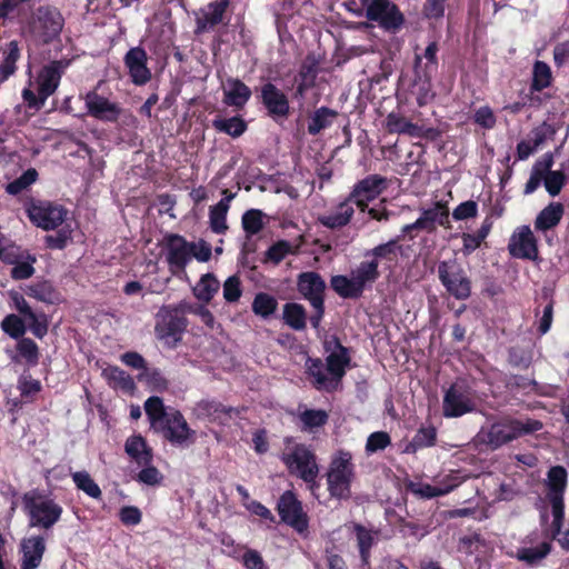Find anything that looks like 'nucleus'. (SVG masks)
Masks as SVG:
<instances>
[{
    "label": "nucleus",
    "instance_id": "obj_12",
    "mask_svg": "<svg viewBox=\"0 0 569 569\" xmlns=\"http://www.w3.org/2000/svg\"><path fill=\"white\" fill-rule=\"evenodd\" d=\"M366 17L386 30H397L403 23V16L390 0H372L367 7Z\"/></svg>",
    "mask_w": 569,
    "mask_h": 569
},
{
    "label": "nucleus",
    "instance_id": "obj_51",
    "mask_svg": "<svg viewBox=\"0 0 569 569\" xmlns=\"http://www.w3.org/2000/svg\"><path fill=\"white\" fill-rule=\"evenodd\" d=\"M550 503L553 517L551 522V539L558 541V538L562 535L561 528L565 517V505L559 497L550 498Z\"/></svg>",
    "mask_w": 569,
    "mask_h": 569
},
{
    "label": "nucleus",
    "instance_id": "obj_42",
    "mask_svg": "<svg viewBox=\"0 0 569 569\" xmlns=\"http://www.w3.org/2000/svg\"><path fill=\"white\" fill-rule=\"evenodd\" d=\"M198 409L200 412L206 413L213 420H219L221 423H224L227 418L231 417V413H238L237 409L226 407L214 401H201L198 403Z\"/></svg>",
    "mask_w": 569,
    "mask_h": 569
},
{
    "label": "nucleus",
    "instance_id": "obj_27",
    "mask_svg": "<svg viewBox=\"0 0 569 569\" xmlns=\"http://www.w3.org/2000/svg\"><path fill=\"white\" fill-rule=\"evenodd\" d=\"M228 6L229 0H217L209 3L208 7L202 10V16L197 19L198 31H206L220 23Z\"/></svg>",
    "mask_w": 569,
    "mask_h": 569
},
{
    "label": "nucleus",
    "instance_id": "obj_22",
    "mask_svg": "<svg viewBox=\"0 0 569 569\" xmlns=\"http://www.w3.org/2000/svg\"><path fill=\"white\" fill-rule=\"evenodd\" d=\"M306 372L312 386L318 390L331 391L338 387L337 378L328 372L326 365L319 358H307Z\"/></svg>",
    "mask_w": 569,
    "mask_h": 569
},
{
    "label": "nucleus",
    "instance_id": "obj_21",
    "mask_svg": "<svg viewBox=\"0 0 569 569\" xmlns=\"http://www.w3.org/2000/svg\"><path fill=\"white\" fill-rule=\"evenodd\" d=\"M22 553L20 569H37L46 551V541L41 536H31L21 540Z\"/></svg>",
    "mask_w": 569,
    "mask_h": 569
},
{
    "label": "nucleus",
    "instance_id": "obj_47",
    "mask_svg": "<svg viewBox=\"0 0 569 569\" xmlns=\"http://www.w3.org/2000/svg\"><path fill=\"white\" fill-rule=\"evenodd\" d=\"M277 306L278 302L272 296L260 292L253 299L252 310L256 315L267 318L276 311Z\"/></svg>",
    "mask_w": 569,
    "mask_h": 569
},
{
    "label": "nucleus",
    "instance_id": "obj_64",
    "mask_svg": "<svg viewBox=\"0 0 569 569\" xmlns=\"http://www.w3.org/2000/svg\"><path fill=\"white\" fill-rule=\"evenodd\" d=\"M242 563L247 569H268L261 555L253 549H248L243 553Z\"/></svg>",
    "mask_w": 569,
    "mask_h": 569
},
{
    "label": "nucleus",
    "instance_id": "obj_13",
    "mask_svg": "<svg viewBox=\"0 0 569 569\" xmlns=\"http://www.w3.org/2000/svg\"><path fill=\"white\" fill-rule=\"evenodd\" d=\"M278 512L281 520L297 531L303 532L307 529V515L302 510L301 502L291 491H286L280 497L278 501Z\"/></svg>",
    "mask_w": 569,
    "mask_h": 569
},
{
    "label": "nucleus",
    "instance_id": "obj_45",
    "mask_svg": "<svg viewBox=\"0 0 569 569\" xmlns=\"http://www.w3.org/2000/svg\"><path fill=\"white\" fill-rule=\"evenodd\" d=\"M355 532L361 560L367 565L370 558V549L375 543L373 533L360 525L355 526Z\"/></svg>",
    "mask_w": 569,
    "mask_h": 569
},
{
    "label": "nucleus",
    "instance_id": "obj_6",
    "mask_svg": "<svg viewBox=\"0 0 569 569\" xmlns=\"http://www.w3.org/2000/svg\"><path fill=\"white\" fill-rule=\"evenodd\" d=\"M64 26L61 12L51 6H41L32 14L30 30L43 43L59 37Z\"/></svg>",
    "mask_w": 569,
    "mask_h": 569
},
{
    "label": "nucleus",
    "instance_id": "obj_39",
    "mask_svg": "<svg viewBox=\"0 0 569 569\" xmlns=\"http://www.w3.org/2000/svg\"><path fill=\"white\" fill-rule=\"evenodd\" d=\"M330 286L341 298H359L362 295L352 276H333Z\"/></svg>",
    "mask_w": 569,
    "mask_h": 569
},
{
    "label": "nucleus",
    "instance_id": "obj_63",
    "mask_svg": "<svg viewBox=\"0 0 569 569\" xmlns=\"http://www.w3.org/2000/svg\"><path fill=\"white\" fill-rule=\"evenodd\" d=\"M478 204L472 200L460 203L452 212L456 220H465L477 216Z\"/></svg>",
    "mask_w": 569,
    "mask_h": 569
},
{
    "label": "nucleus",
    "instance_id": "obj_19",
    "mask_svg": "<svg viewBox=\"0 0 569 569\" xmlns=\"http://www.w3.org/2000/svg\"><path fill=\"white\" fill-rule=\"evenodd\" d=\"M158 427L167 440L177 445L186 442L191 435L186 419L179 411L170 412Z\"/></svg>",
    "mask_w": 569,
    "mask_h": 569
},
{
    "label": "nucleus",
    "instance_id": "obj_1",
    "mask_svg": "<svg viewBox=\"0 0 569 569\" xmlns=\"http://www.w3.org/2000/svg\"><path fill=\"white\" fill-rule=\"evenodd\" d=\"M542 427V422L537 419L502 420L492 423L487 431L481 430L479 437L482 442L497 449L523 435L535 433Z\"/></svg>",
    "mask_w": 569,
    "mask_h": 569
},
{
    "label": "nucleus",
    "instance_id": "obj_23",
    "mask_svg": "<svg viewBox=\"0 0 569 569\" xmlns=\"http://www.w3.org/2000/svg\"><path fill=\"white\" fill-rule=\"evenodd\" d=\"M67 66L68 62L64 61H52L42 68L38 77L39 96H42V101L57 90Z\"/></svg>",
    "mask_w": 569,
    "mask_h": 569
},
{
    "label": "nucleus",
    "instance_id": "obj_60",
    "mask_svg": "<svg viewBox=\"0 0 569 569\" xmlns=\"http://www.w3.org/2000/svg\"><path fill=\"white\" fill-rule=\"evenodd\" d=\"M556 130L551 124L543 122L539 127L535 128L528 136L532 143L540 148L549 139H552Z\"/></svg>",
    "mask_w": 569,
    "mask_h": 569
},
{
    "label": "nucleus",
    "instance_id": "obj_52",
    "mask_svg": "<svg viewBox=\"0 0 569 569\" xmlns=\"http://www.w3.org/2000/svg\"><path fill=\"white\" fill-rule=\"evenodd\" d=\"M263 213L258 209H250L242 216V228L248 236L257 234L263 228Z\"/></svg>",
    "mask_w": 569,
    "mask_h": 569
},
{
    "label": "nucleus",
    "instance_id": "obj_62",
    "mask_svg": "<svg viewBox=\"0 0 569 569\" xmlns=\"http://www.w3.org/2000/svg\"><path fill=\"white\" fill-rule=\"evenodd\" d=\"M24 320L28 323L31 332L37 338L41 339L47 333L48 325H47V320H46V317L43 313L34 312V318H32L31 316H28L27 318H24Z\"/></svg>",
    "mask_w": 569,
    "mask_h": 569
},
{
    "label": "nucleus",
    "instance_id": "obj_16",
    "mask_svg": "<svg viewBox=\"0 0 569 569\" xmlns=\"http://www.w3.org/2000/svg\"><path fill=\"white\" fill-rule=\"evenodd\" d=\"M84 102L88 113L102 121H117L121 113V108L118 103L109 101L96 91L88 92L84 97Z\"/></svg>",
    "mask_w": 569,
    "mask_h": 569
},
{
    "label": "nucleus",
    "instance_id": "obj_46",
    "mask_svg": "<svg viewBox=\"0 0 569 569\" xmlns=\"http://www.w3.org/2000/svg\"><path fill=\"white\" fill-rule=\"evenodd\" d=\"M400 249L399 240L392 239L386 243L375 247L367 252V256H372L375 258L373 260L377 262L378 260L393 261L397 259Z\"/></svg>",
    "mask_w": 569,
    "mask_h": 569
},
{
    "label": "nucleus",
    "instance_id": "obj_30",
    "mask_svg": "<svg viewBox=\"0 0 569 569\" xmlns=\"http://www.w3.org/2000/svg\"><path fill=\"white\" fill-rule=\"evenodd\" d=\"M126 452L140 466H148L152 460V452L140 436L130 437L126 441Z\"/></svg>",
    "mask_w": 569,
    "mask_h": 569
},
{
    "label": "nucleus",
    "instance_id": "obj_11",
    "mask_svg": "<svg viewBox=\"0 0 569 569\" xmlns=\"http://www.w3.org/2000/svg\"><path fill=\"white\" fill-rule=\"evenodd\" d=\"M385 188L386 178L379 174H370L353 186L348 198L363 212L368 209V203L375 200Z\"/></svg>",
    "mask_w": 569,
    "mask_h": 569
},
{
    "label": "nucleus",
    "instance_id": "obj_55",
    "mask_svg": "<svg viewBox=\"0 0 569 569\" xmlns=\"http://www.w3.org/2000/svg\"><path fill=\"white\" fill-rule=\"evenodd\" d=\"M24 258V252L20 247L9 240H0V259L9 264H13Z\"/></svg>",
    "mask_w": 569,
    "mask_h": 569
},
{
    "label": "nucleus",
    "instance_id": "obj_26",
    "mask_svg": "<svg viewBox=\"0 0 569 569\" xmlns=\"http://www.w3.org/2000/svg\"><path fill=\"white\" fill-rule=\"evenodd\" d=\"M223 103L234 108H242L251 97L250 88L239 79L229 78L222 84Z\"/></svg>",
    "mask_w": 569,
    "mask_h": 569
},
{
    "label": "nucleus",
    "instance_id": "obj_5",
    "mask_svg": "<svg viewBox=\"0 0 569 569\" xmlns=\"http://www.w3.org/2000/svg\"><path fill=\"white\" fill-rule=\"evenodd\" d=\"M187 325L184 317L174 313L170 306H164L156 315L154 333L164 347L173 349L181 341Z\"/></svg>",
    "mask_w": 569,
    "mask_h": 569
},
{
    "label": "nucleus",
    "instance_id": "obj_2",
    "mask_svg": "<svg viewBox=\"0 0 569 569\" xmlns=\"http://www.w3.org/2000/svg\"><path fill=\"white\" fill-rule=\"evenodd\" d=\"M23 509L29 517V526L51 529L61 518L62 507L47 495L30 490L22 497Z\"/></svg>",
    "mask_w": 569,
    "mask_h": 569
},
{
    "label": "nucleus",
    "instance_id": "obj_41",
    "mask_svg": "<svg viewBox=\"0 0 569 569\" xmlns=\"http://www.w3.org/2000/svg\"><path fill=\"white\" fill-rule=\"evenodd\" d=\"M212 126L220 132H224L233 138L241 136L246 131V122L240 117L222 118L217 117Z\"/></svg>",
    "mask_w": 569,
    "mask_h": 569
},
{
    "label": "nucleus",
    "instance_id": "obj_8",
    "mask_svg": "<svg viewBox=\"0 0 569 569\" xmlns=\"http://www.w3.org/2000/svg\"><path fill=\"white\" fill-rule=\"evenodd\" d=\"M476 408L472 392L460 383L452 385L443 396L442 411L445 417H461L475 411Z\"/></svg>",
    "mask_w": 569,
    "mask_h": 569
},
{
    "label": "nucleus",
    "instance_id": "obj_43",
    "mask_svg": "<svg viewBox=\"0 0 569 569\" xmlns=\"http://www.w3.org/2000/svg\"><path fill=\"white\" fill-rule=\"evenodd\" d=\"M72 480L76 487L83 491L86 495L93 499L101 498V489L91 478V476L87 471H76L71 473Z\"/></svg>",
    "mask_w": 569,
    "mask_h": 569
},
{
    "label": "nucleus",
    "instance_id": "obj_17",
    "mask_svg": "<svg viewBox=\"0 0 569 569\" xmlns=\"http://www.w3.org/2000/svg\"><path fill=\"white\" fill-rule=\"evenodd\" d=\"M326 282L317 272H303L298 277V291L313 308H320L323 302Z\"/></svg>",
    "mask_w": 569,
    "mask_h": 569
},
{
    "label": "nucleus",
    "instance_id": "obj_25",
    "mask_svg": "<svg viewBox=\"0 0 569 569\" xmlns=\"http://www.w3.org/2000/svg\"><path fill=\"white\" fill-rule=\"evenodd\" d=\"M261 97L264 107L273 117H284L289 112V101L286 94L274 84L266 83L261 88Z\"/></svg>",
    "mask_w": 569,
    "mask_h": 569
},
{
    "label": "nucleus",
    "instance_id": "obj_7",
    "mask_svg": "<svg viewBox=\"0 0 569 569\" xmlns=\"http://www.w3.org/2000/svg\"><path fill=\"white\" fill-rule=\"evenodd\" d=\"M438 276L448 293L458 300H466L471 295V281L456 260L441 261Z\"/></svg>",
    "mask_w": 569,
    "mask_h": 569
},
{
    "label": "nucleus",
    "instance_id": "obj_59",
    "mask_svg": "<svg viewBox=\"0 0 569 569\" xmlns=\"http://www.w3.org/2000/svg\"><path fill=\"white\" fill-rule=\"evenodd\" d=\"M391 443L390 436L385 431H376L371 433L366 443L367 453H373L383 450Z\"/></svg>",
    "mask_w": 569,
    "mask_h": 569
},
{
    "label": "nucleus",
    "instance_id": "obj_35",
    "mask_svg": "<svg viewBox=\"0 0 569 569\" xmlns=\"http://www.w3.org/2000/svg\"><path fill=\"white\" fill-rule=\"evenodd\" d=\"M283 320L295 330H303L307 323V315L303 306L289 302L283 306Z\"/></svg>",
    "mask_w": 569,
    "mask_h": 569
},
{
    "label": "nucleus",
    "instance_id": "obj_31",
    "mask_svg": "<svg viewBox=\"0 0 569 569\" xmlns=\"http://www.w3.org/2000/svg\"><path fill=\"white\" fill-rule=\"evenodd\" d=\"M569 178V162L561 163L560 169L549 171L543 177V183L547 192L551 197H556L560 193L562 187L566 184Z\"/></svg>",
    "mask_w": 569,
    "mask_h": 569
},
{
    "label": "nucleus",
    "instance_id": "obj_44",
    "mask_svg": "<svg viewBox=\"0 0 569 569\" xmlns=\"http://www.w3.org/2000/svg\"><path fill=\"white\" fill-rule=\"evenodd\" d=\"M229 209L226 208L224 203H217L210 207L209 210V223L210 228L214 233L222 234L228 230L227 213Z\"/></svg>",
    "mask_w": 569,
    "mask_h": 569
},
{
    "label": "nucleus",
    "instance_id": "obj_38",
    "mask_svg": "<svg viewBox=\"0 0 569 569\" xmlns=\"http://www.w3.org/2000/svg\"><path fill=\"white\" fill-rule=\"evenodd\" d=\"M4 59L0 66V82L6 81L16 71V63L20 58V50L17 41H10L3 52Z\"/></svg>",
    "mask_w": 569,
    "mask_h": 569
},
{
    "label": "nucleus",
    "instance_id": "obj_40",
    "mask_svg": "<svg viewBox=\"0 0 569 569\" xmlns=\"http://www.w3.org/2000/svg\"><path fill=\"white\" fill-rule=\"evenodd\" d=\"M551 542L543 541L537 547L520 548L517 558L528 565H535L546 558L551 551Z\"/></svg>",
    "mask_w": 569,
    "mask_h": 569
},
{
    "label": "nucleus",
    "instance_id": "obj_37",
    "mask_svg": "<svg viewBox=\"0 0 569 569\" xmlns=\"http://www.w3.org/2000/svg\"><path fill=\"white\" fill-rule=\"evenodd\" d=\"M219 289V280L212 273H207L201 277L200 281L194 287L193 292L199 300L208 303Z\"/></svg>",
    "mask_w": 569,
    "mask_h": 569
},
{
    "label": "nucleus",
    "instance_id": "obj_29",
    "mask_svg": "<svg viewBox=\"0 0 569 569\" xmlns=\"http://www.w3.org/2000/svg\"><path fill=\"white\" fill-rule=\"evenodd\" d=\"M565 212V207L560 202H551L537 216L535 226L538 230H548L556 227Z\"/></svg>",
    "mask_w": 569,
    "mask_h": 569
},
{
    "label": "nucleus",
    "instance_id": "obj_34",
    "mask_svg": "<svg viewBox=\"0 0 569 569\" xmlns=\"http://www.w3.org/2000/svg\"><path fill=\"white\" fill-rule=\"evenodd\" d=\"M337 116L338 112L332 109L326 107L317 109L308 124V132L312 136L318 134L321 130L329 128Z\"/></svg>",
    "mask_w": 569,
    "mask_h": 569
},
{
    "label": "nucleus",
    "instance_id": "obj_3",
    "mask_svg": "<svg viewBox=\"0 0 569 569\" xmlns=\"http://www.w3.org/2000/svg\"><path fill=\"white\" fill-rule=\"evenodd\" d=\"M355 478L352 455L346 450L337 451L329 465L327 483L330 496L337 499H349L351 482Z\"/></svg>",
    "mask_w": 569,
    "mask_h": 569
},
{
    "label": "nucleus",
    "instance_id": "obj_4",
    "mask_svg": "<svg viewBox=\"0 0 569 569\" xmlns=\"http://www.w3.org/2000/svg\"><path fill=\"white\" fill-rule=\"evenodd\" d=\"M281 461L286 465L288 471L302 479L312 480L319 476V466L316 455L305 445L293 443L288 446L281 455Z\"/></svg>",
    "mask_w": 569,
    "mask_h": 569
},
{
    "label": "nucleus",
    "instance_id": "obj_57",
    "mask_svg": "<svg viewBox=\"0 0 569 569\" xmlns=\"http://www.w3.org/2000/svg\"><path fill=\"white\" fill-rule=\"evenodd\" d=\"M34 262L36 258L28 254L26 260L23 258L18 262L13 263L14 267L11 270V277L16 280H23L30 278L34 273Z\"/></svg>",
    "mask_w": 569,
    "mask_h": 569
},
{
    "label": "nucleus",
    "instance_id": "obj_18",
    "mask_svg": "<svg viewBox=\"0 0 569 569\" xmlns=\"http://www.w3.org/2000/svg\"><path fill=\"white\" fill-rule=\"evenodd\" d=\"M148 56L143 48H131L124 56V64L129 70L133 83L141 86L151 79V71L147 67Z\"/></svg>",
    "mask_w": 569,
    "mask_h": 569
},
{
    "label": "nucleus",
    "instance_id": "obj_15",
    "mask_svg": "<svg viewBox=\"0 0 569 569\" xmlns=\"http://www.w3.org/2000/svg\"><path fill=\"white\" fill-rule=\"evenodd\" d=\"M167 261L173 272L183 271L191 260L190 242L178 234H169L164 238Z\"/></svg>",
    "mask_w": 569,
    "mask_h": 569
},
{
    "label": "nucleus",
    "instance_id": "obj_9",
    "mask_svg": "<svg viewBox=\"0 0 569 569\" xmlns=\"http://www.w3.org/2000/svg\"><path fill=\"white\" fill-rule=\"evenodd\" d=\"M28 216L37 227L43 230H53L64 221L67 210L60 204L39 201L30 206Z\"/></svg>",
    "mask_w": 569,
    "mask_h": 569
},
{
    "label": "nucleus",
    "instance_id": "obj_32",
    "mask_svg": "<svg viewBox=\"0 0 569 569\" xmlns=\"http://www.w3.org/2000/svg\"><path fill=\"white\" fill-rule=\"evenodd\" d=\"M102 377L112 388H119L123 391L131 392L134 389L133 379L118 367H107L102 370Z\"/></svg>",
    "mask_w": 569,
    "mask_h": 569
},
{
    "label": "nucleus",
    "instance_id": "obj_50",
    "mask_svg": "<svg viewBox=\"0 0 569 569\" xmlns=\"http://www.w3.org/2000/svg\"><path fill=\"white\" fill-rule=\"evenodd\" d=\"M551 83L550 67L543 61H536L533 66L532 89L541 91Z\"/></svg>",
    "mask_w": 569,
    "mask_h": 569
},
{
    "label": "nucleus",
    "instance_id": "obj_61",
    "mask_svg": "<svg viewBox=\"0 0 569 569\" xmlns=\"http://www.w3.org/2000/svg\"><path fill=\"white\" fill-rule=\"evenodd\" d=\"M241 282L237 276L229 277L223 283V298L227 302H236L241 297Z\"/></svg>",
    "mask_w": 569,
    "mask_h": 569
},
{
    "label": "nucleus",
    "instance_id": "obj_58",
    "mask_svg": "<svg viewBox=\"0 0 569 569\" xmlns=\"http://www.w3.org/2000/svg\"><path fill=\"white\" fill-rule=\"evenodd\" d=\"M2 330L12 338H20L26 332L24 322L16 315L7 316L1 322Z\"/></svg>",
    "mask_w": 569,
    "mask_h": 569
},
{
    "label": "nucleus",
    "instance_id": "obj_53",
    "mask_svg": "<svg viewBox=\"0 0 569 569\" xmlns=\"http://www.w3.org/2000/svg\"><path fill=\"white\" fill-rule=\"evenodd\" d=\"M38 172L36 169L30 168L24 171L19 178L7 184V192L16 196L26 190L29 186L36 182Z\"/></svg>",
    "mask_w": 569,
    "mask_h": 569
},
{
    "label": "nucleus",
    "instance_id": "obj_14",
    "mask_svg": "<svg viewBox=\"0 0 569 569\" xmlns=\"http://www.w3.org/2000/svg\"><path fill=\"white\" fill-rule=\"evenodd\" d=\"M508 250L515 258L529 260L537 258V241L529 226H520L513 231Z\"/></svg>",
    "mask_w": 569,
    "mask_h": 569
},
{
    "label": "nucleus",
    "instance_id": "obj_54",
    "mask_svg": "<svg viewBox=\"0 0 569 569\" xmlns=\"http://www.w3.org/2000/svg\"><path fill=\"white\" fill-rule=\"evenodd\" d=\"M19 355L29 363L37 365L39 361V349L37 343L30 338H22L17 345Z\"/></svg>",
    "mask_w": 569,
    "mask_h": 569
},
{
    "label": "nucleus",
    "instance_id": "obj_36",
    "mask_svg": "<svg viewBox=\"0 0 569 569\" xmlns=\"http://www.w3.org/2000/svg\"><path fill=\"white\" fill-rule=\"evenodd\" d=\"M549 499L559 497L563 501V492L567 486V470L561 466L552 467L548 472Z\"/></svg>",
    "mask_w": 569,
    "mask_h": 569
},
{
    "label": "nucleus",
    "instance_id": "obj_28",
    "mask_svg": "<svg viewBox=\"0 0 569 569\" xmlns=\"http://www.w3.org/2000/svg\"><path fill=\"white\" fill-rule=\"evenodd\" d=\"M348 363L349 357L347 349L335 340V350L327 357L326 367L328 372H330L332 377L337 378L338 385L346 372V366Z\"/></svg>",
    "mask_w": 569,
    "mask_h": 569
},
{
    "label": "nucleus",
    "instance_id": "obj_20",
    "mask_svg": "<svg viewBox=\"0 0 569 569\" xmlns=\"http://www.w3.org/2000/svg\"><path fill=\"white\" fill-rule=\"evenodd\" d=\"M387 128L389 132L408 134L412 138L435 139L439 136V131L437 129L420 127L396 113H390L387 117Z\"/></svg>",
    "mask_w": 569,
    "mask_h": 569
},
{
    "label": "nucleus",
    "instance_id": "obj_24",
    "mask_svg": "<svg viewBox=\"0 0 569 569\" xmlns=\"http://www.w3.org/2000/svg\"><path fill=\"white\" fill-rule=\"evenodd\" d=\"M353 203L347 197L330 211L318 217V221L329 229H341L347 226L355 214Z\"/></svg>",
    "mask_w": 569,
    "mask_h": 569
},
{
    "label": "nucleus",
    "instance_id": "obj_33",
    "mask_svg": "<svg viewBox=\"0 0 569 569\" xmlns=\"http://www.w3.org/2000/svg\"><path fill=\"white\" fill-rule=\"evenodd\" d=\"M351 276L360 291L363 292L366 284L375 282L379 277L378 262L376 260L362 261L351 272Z\"/></svg>",
    "mask_w": 569,
    "mask_h": 569
},
{
    "label": "nucleus",
    "instance_id": "obj_49",
    "mask_svg": "<svg viewBox=\"0 0 569 569\" xmlns=\"http://www.w3.org/2000/svg\"><path fill=\"white\" fill-rule=\"evenodd\" d=\"M305 430H312L323 426L328 421V413L322 409H306L299 415Z\"/></svg>",
    "mask_w": 569,
    "mask_h": 569
},
{
    "label": "nucleus",
    "instance_id": "obj_48",
    "mask_svg": "<svg viewBox=\"0 0 569 569\" xmlns=\"http://www.w3.org/2000/svg\"><path fill=\"white\" fill-rule=\"evenodd\" d=\"M144 410L154 428H158L164 417L170 413L164 411L163 402L159 397L148 398L144 402Z\"/></svg>",
    "mask_w": 569,
    "mask_h": 569
},
{
    "label": "nucleus",
    "instance_id": "obj_10",
    "mask_svg": "<svg viewBox=\"0 0 569 569\" xmlns=\"http://www.w3.org/2000/svg\"><path fill=\"white\" fill-rule=\"evenodd\" d=\"M437 226H449V208L447 203L437 201L430 208L421 209L420 217L412 223L402 228L403 233H410L412 230H422L433 232Z\"/></svg>",
    "mask_w": 569,
    "mask_h": 569
},
{
    "label": "nucleus",
    "instance_id": "obj_56",
    "mask_svg": "<svg viewBox=\"0 0 569 569\" xmlns=\"http://www.w3.org/2000/svg\"><path fill=\"white\" fill-rule=\"evenodd\" d=\"M409 489L412 493H415L416 496H418L420 498L430 499V498L447 495L451 490V487L442 489V488L433 487L428 483H411L409 486Z\"/></svg>",
    "mask_w": 569,
    "mask_h": 569
}]
</instances>
